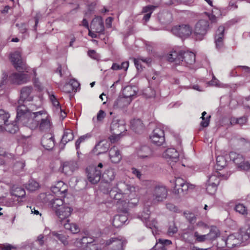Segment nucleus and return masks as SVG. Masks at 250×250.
<instances>
[{
    "label": "nucleus",
    "mask_w": 250,
    "mask_h": 250,
    "mask_svg": "<svg viewBox=\"0 0 250 250\" xmlns=\"http://www.w3.org/2000/svg\"><path fill=\"white\" fill-rule=\"evenodd\" d=\"M140 188L130 182L120 181L111 189L107 188L104 193L108 194L111 199L123 207V211L127 212L128 208L135 206L139 202L138 192Z\"/></svg>",
    "instance_id": "obj_1"
},
{
    "label": "nucleus",
    "mask_w": 250,
    "mask_h": 250,
    "mask_svg": "<svg viewBox=\"0 0 250 250\" xmlns=\"http://www.w3.org/2000/svg\"><path fill=\"white\" fill-rule=\"evenodd\" d=\"M41 112V111L31 112L25 105H19L17 108L16 121L32 130L36 129L39 126V122L37 116Z\"/></svg>",
    "instance_id": "obj_2"
},
{
    "label": "nucleus",
    "mask_w": 250,
    "mask_h": 250,
    "mask_svg": "<svg viewBox=\"0 0 250 250\" xmlns=\"http://www.w3.org/2000/svg\"><path fill=\"white\" fill-rule=\"evenodd\" d=\"M167 189L165 186H155L148 191V202L151 204L162 202L167 199Z\"/></svg>",
    "instance_id": "obj_3"
},
{
    "label": "nucleus",
    "mask_w": 250,
    "mask_h": 250,
    "mask_svg": "<svg viewBox=\"0 0 250 250\" xmlns=\"http://www.w3.org/2000/svg\"><path fill=\"white\" fill-rule=\"evenodd\" d=\"M103 167L102 163H100L97 166H89L86 168L87 176L88 181L92 184H97L102 177L101 168Z\"/></svg>",
    "instance_id": "obj_4"
},
{
    "label": "nucleus",
    "mask_w": 250,
    "mask_h": 250,
    "mask_svg": "<svg viewBox=\"0 0 250 250\" xmlns=\"http://www.w3.org/2000/svg\"><path fill=\"white\" fill-rule=\"evenodd\" d=\"M10 60L14 67L20 72H29V67L23 62L21 58V55L19 51H15L11 54Z\"/></svg>",
    "instance_id": "obj_5"
},
{
    "label": "nucleus",
    "mask_w": 250,
    "mask_h": 250,
    "mask_svg": "<svg viewBox=\"0 0 250 250\" xmlns=\"http://www.w3.org/2000/svg\"><path fill=\"white\" fill-rule=\"evenodd\" d=\"M37 116L39 120L38 128L41 131H49L52 127L50 117L45 110H41V114Z\"/></svg>",
    "instance_id": "obj_6"
},
{
    "label": "nucleus",
    "mask_w": 250,
    "mask_h": 250,
    "mask_svg": "<svg viewBox=\"0 0 250 250\" xmlns=\"http://www.w3.org/2000/svg\"><path fill=\"white\" fill-rule=\"evenodd\" d=\"M192 32V27L188 24L176 25L171 29L173 34L181 38L188 37L191 35Z\"/></svg>",
    "instance_id": "obj_7"
},
{
    "label": "nucleus",
    "mask_w": 250,
    "mask_h": 250,
    "mask_svg": "<svg viewBox=\"0 0 250 250\" xmlns=\"http://www.w3.org/2000/svg\"><path fill=\"white\" fill-rule=\"evenodd\" d=\"M150 139L156 145L158 146L162 145L165 141L163 127L161 125L156 126L150 136Z\"/></svg>",
    "instance_id": "obj_8"
},
{
    "label": "nucleus",
    "mask_w": 250,
    "mask_h": 250,
    "mask_svg": "<svg viewBox=\"0 0 250 250\" xmlns=\"http://www.w3.org/2000/svg\"><path fill=\"white\" fill-rule=\"evenodd\" d=\"M229 158L238 167L244 170H250V164L248 162H245L243 156L235 152H231L229 153Z\"/></svg>",
    "instance_id": "obj_9"
},
{
    "label": "nucleus",
    "mask_w": 250,
    "mask_h": 250,
    "mask_svg": "<svg viewBox=\"0 0 250 250\" xmlns=\"http://www.w3.org/2000/svg\"><path fill=\"white\" fill-rule=\"evenodd\" d=\"M243 231L241 230L240 233H236L229 235L226 240V246L230 249L238 246L242 242H245L243 240Z\"/></svg>",
    "instance_id": "obj_10"
},
{
    "label": "nucleus",
    "mask_w": 250,
    "mask_h": 250,
    "mask_svg": "<svg viewBox=\"0 0 250 250\" xmlns=\"http://www.w3.org/2000/svg\"><path fill=\"white\" fill-rule=\"evenodd\" d=\"M110 131L113 134L120 135L125 131H126L125 121L114 118L111 123Z\"/></svg>",
    "instance_id": "obj_11"
},
{
    "label": "nucleus",
    "mask_w": 250,
    "mask_h": 250,
    "mask_svg": "<svg viewBox=\"0 0 250 250\" xmlns=\"http://www.w3.org/2000/svg\"><path fill=\"white\" fill-rule=\"evenodd\" d=\"M78 165L76 161L71 160L62 163L60 169L66 175H71L78 169Z\"/></svg>",
    "instance_id": "obj_12"
},
{
    "label": "nucleus",
    "mask_w": 250,
    "mask_h": 250,
    "mask_svg": "<svg viewBox=\"0 0 250 250\" xmlns=\"http://www.w3.org/2000/svg\"><path fill=\"white\" fill-rule=\"evenodd\" d=\"M29 80L30 77L27 74L13 73L9 76L8 81L13 84H21L27 83Z\"/></svg>",
    "instance_id": "obj_13"
},
{
    "label": "nucleus",
    "mask_w": 250,
    "mask_h": 250,
    "mask_svg": "<svg viewBox=\"0 0 250 250\" xmlns=\"http://www.w3.org/2000/svg\"><path fill=\"white\" fill-rule=\"evenodd\" d=\"M73 209L67 206H62L61 208L55 211L56 215L58 216L59 221L62 222L67 218L71 215Z\"/></svg>",
    "instance_id": "obj_14"
},
{
    "label": "nucleus",
    "mask_w": 250,
    "mask_h": 250,
    "mask_svg": "<svg viewBox=\"0 0 250 250\" xmlns=\"http://www.w3.org/2000/svg\"><path fill=\"white\" fill-rule=\"evenodd\" d=\"M208 26V21L207 20H201L195 24L194 32L197 35L204 36L207 33Z\"/></svg>",
    "instance_id": "obj_15"
},
{
    "label": "nucleus",
    "mask_w": 250,
    "mask_h": 250,
    "mask_svg": "<svg viewBox=\"0 0 250 250\" xmlns=\"http://www.w3.org/2000/svg\"><path fill=\"white\" fill-rule=\"evenodd\" d=\"M150 212V211L148 208L145 209L141 214L139 215L138 218L145 223L146 227L150 229L156 228L157 224V221L155 219H153L151 221L148 220Z\"/></svg>",
    "instance_id": "obj_16"
},
{
    "label": "nucleus",
    "mask_w": 250,
    "mask_h": 250,
    "mask_svg": "<svg viewBox=\"0 0 250 250\" xmlns=\"http://www.w3.org/2000/svg\"><path fill=\"white\" fill-rule=\"evenodd\" d=\"M42 146L46 150H51L55 146L54 135L51 133L45 134L41 141Z\"/></svg>",
    "instance_id": "obj_17"
},
{
    "label": "nucleus",
    "mask_w": 250,
    "mask_h": 250,
    "mask_svg": "<svg viewBox=\"0 0 250 250\" xmlns=\"http://www.w3.org/2000/svg\"><path fill=\"white\" fill-rule=\"evenodd\" d=\"M180 64L184 65H190L195 62V55L190 51H183Z\"/></svg>",
    "instance_id": "obj_18"
},
{
    "label": "nucleus",
    "mask_w": 250,
    "mask_h": 250,
    "mask_svg": "<svg viewBox=\"0 0 250 250\" xmlns=\"http://www.w3.org/2000/svg\"><path fill=\"white\" fill-rule=\"evenodd\" d=\"M176 184L178 188L182 187V190L180 191V192L182 193V195L187 194L189 190L193 189L195 188L194 185L187 182L184 179L180 177L176 178Z\"/></svg>",
    "instance_id": "obj_19"
},
{
    "label": "nucleus",
    "mask_w": 250,
    "mask_h": 250,
    "mask_svg": "<svg viewBox=\"0 0 250 250\" xmlns=\"http://www.w3.org/2000/svg\"><path fill=\"white\" fill-rule=\"evenodd\" d=\"M90 28L94 30L96 33L104 34V27L102 18L101 17H97L94 18L92 21Z\"/></svg>",
    "instance_id": "obj_20"
},
{
    "label": "nucleus",
    "mask_w": 250,
    "mask_h": 250,
    "mask_svg": "<svg viewBox=\"0 0 250 250\" xmlns=\"http://www.w3.org/2000/svg\"><path fill=\"white\" fill-rule=\"evenodd\" d=\"M225 27L223 26H220L216 31L214 36V42L216 48L219 49L224 45Z\"/></svg>",
    "instance_id": "obj_21"
},
{
    "label": "nucleus",
    "mask_w": 250,
    "mask_h": 250,
    "mask_svg": "<svg viewBox=\"0 0 250 250\" xmlns=\"http://www.w3.org/2000/svg\"><path fill=\"white\" fill-rule=\"evenodd\" d=\"M32 91V87L31 86H24L21 90V94L20 100L19 101V105H22L21 102L25 101H31L33 100V97L31 95Z\"/></svg>",
    "instance_id": "obj_22"
},
{
    "label": "nucleus",
    "mask_w": 250,
    "mask_h": 250,
    "mask_svg": "<svg viewBox=\"0 0 250 250\" xmlns=\"http://www.w3.org/2000/svg\"><path fill=\"white\" fill-rule=\"evenodd\" d=\"M138 157L141 159H150L153 156V151L148 146H141L137 151Z\"/></svg>",
    "instance_id": "obj_23"
},
{
    "label": "nucleus",
    "mask_w": 250,
    "mask_h": 250,
    "mask_svg": "<svg viewBox=\"0 0 250 250\" xmlns=\"http://www.w3.org/2000/svg\"><path fill=\"white\" fill-rule=\"evenodd\" d=\"M183 50H172L167 55V60L169 62H174L175 64H180Z\"/></svg>",
    "instance_id": "obj_24"
},
{
    "label": "nucleus",
    "mask_w": 250,
    "mask_h": 250,
    "mask_svg": "<svg viewBox=\"0 0 250 250\" xmlns=\"http://www.w3.org/2000/svg\"><path fill=\"white\" fill-rule=\"evenodd\" d=\"M131 103V100L123 96H119L113 102V108L114 109H121L126 107Z\"/></svg>",
    "instance_id": "obj_25"
},
{
    "label": "nucleus",
    "mask_w": 250,
    "mask_h": 250,
    "mask_svg": "<svg viewBox=\"0 0 250 250\" xmlns=\"http://www.w3.org/2000/svg\"><path fill=\"white\" fill-rule=\"evenodd\" d=\"M51 191L54 194L60 195L61 197H63L67 191V186L63 182L59 181L55 186L52 188Z\"/></svg>",
    "instance_id": "obj_26"
},
{
    "label": "nucleus",
    "mask_w": 250,
    "mask_h": 250,
    "mask_svg": "<svg viewBox=\"0 0 250 250\" xmlns=\"http://www.w3.org/2000/svg\"><path fill=\"white\" fill-rule=\"evenodd\" d=\"M109 158L113 163H119L122 160V155L119 149L115 146L111 147L109 150Z\"/></svg>",
    "instance_id": "obj_27"
},
{
    "label": "nucleus",
    "mask_w": 250,
    "mask_h": 250,
    "mask_svg": "<svg viewBox=\"0 0 250 250\" xmlns=\"http://www.w3.org/2000/svg\"><path fill=\"white\" fill-rule=\"evenodd\" d=\"M112 243H114L112 250H124V246L125 243L122 239L112 237L106 241V244L109 245Z\"/></svg>",
    "instance_id": "obj_28"
},
{
    "label": "nucleus",
    "mask_w": 250,
    "mask_h": 250,
    "mask_svg": "<svg viewBox=\"0 0 250 250\" xmlns=\"http://www.w3.org/2000/svg\"><path fill=\"white\" fill-rule=\"evenodd\" d=\"M130 127L137 133H140L145 129V125L139 119L132 120L130 122Z\"/></svg>",
    "instance_id": "obj_29"
},
{
    "label": "nucleus",
    "mask_w": 250,
    "mask_h": 250,
    "mask_svg": "<svg viewBox=\"0 0 250 250\" xmlns=\"http://www.w3.org/2000/svg\"><path fill=\"white\" fill-rule=\"evenodd\" d=\"M128 220L127 216L125 214H117L114 216L112 224L116 228L122 226Z\"/></svg>",
    "instance_id": "obj_30"
},
{
    "label": "nucleus",
    "mask_w": 250,
    "mask_h": 250,
    "mask_svg": "<svg viewBox=\"0 0 250 250\" xmlns=\"http://www.w3.org/2000/svg\"><path fill=\"white\" fill-rule=\"evenodd\" d=\"M83 244H85V250H101L91 238L84 237L82 239Z\"/></svg>",
    "instance_id": "obj_31"
},
{
    "label": "nucleus",
    "mask_w": 250,
    "mask_h": 250,
    "mask_svg": "<svg viewBox=\"0 0 250 250\" xmlns=\"http://www.w3.org/2000/svg\"><path fill=\"white\" fill-rule=\"evenodd\" d=\"M137 93L135 86H127L123 90V97L126 99H129L131 102L136 96Z\"/></svg>",
    "instance_id": "obj_32"
},
{
    "label": "nucleus",
    "mask_w": 250,
    "mask_h": 250,
    "mask_svg": "<svg viewBox=\"0 0 250 250\" xmlns=\"http://www.w3.org/2000/svg\"><path fill=\"white\" fill-rule=\"evenodd\" d=\"M10 193L12 196L20 198H22L25 196V191L24 189L16 185H14L12 187Z\"/></svg>",
    "instance_id": "obj_33"
},
{
    "label": "nucleus",
    "mask_w": 250,
    "mask_h": 250,
    "mask_svg": "<svg viewBox=\"0 0 250 250\" xmlns=\"http://www.w3.org/2000/svg\"><path fill=\"white\" fill-rule=\"evenodd\" d=\"M164 156L166 159H169L173 162H176L179 159V154L175 148H169L166 150Z\"/></svg>",
    "instance_id": "obj_34"
},
{
    "label": "nucleus",
    "mask_w": 250,
    "mask_h": 250,
    "mask_svg": "<svg viewBox=\"0 0 250 250\" xmlns=\"http://www.w3.org/2000/svg\"><path fill=\"white\" fill-rule=\"evenodd\" d=\"M219 235L220 231L219 229L215 226H212L209 233L207 234L208 241L212 242L219 237Z\"/></svg>",
    "instance_id": "obj_35"
},
{
    "label": "nucleus",
    "mask_w": 250,
    "mask_h": 250,
    "mask_svg": "<svg viewBox=\"0 0 250 250\" xmlns=\"http://www.w3.org/2000/svg\"><path fill=\"white\" fill-rule=\"evenodd\" d=\"M115 175V170L113 168H109L103 173L102 178L105 182L108 183L114 179Z\"/></svg>",
    "instance_id": "obj_36"
},
{
    "label": "nucleus",
    "mask_w": 250,
    "mask_h": 250,
    "mask_svg": "<svg viewBox=\"0 0 250 250\" xmlns=\"http://www.w3.org/2000/svg\"><path fill=\"white\" fill-rule=\"evenodd\" d=\"M109 148V144L106 141L99 142L95 146L94 149L98 151V154H101L107 151Z\"/></svg>",
    "instance_id": "obj_37"
},
{
    "label": "nucleus",
    "mask_w": 250,
    "mask_h": 250,
    "mask_svg": "<svg viewBox=\"0 0 250 250\" xmlns=\"http://www.w3.org/2000/svg\"><path fill=\"white\" fill-rule=\"evenodd\" d=\"M62 225L65 229L70 230L73 233H77L80 230L79 227L76 224L70 223L68 219H67L66 222H64Z\"/></svg>",
    "instance_id": "obj_38"
},
{
    "label": "nucleus",
    "mask_w": 250,
    "mask_h": 250,
    "mask_svg": "<svg viewBox=\"0 0 250 250\" xmlns=\"http://www.w3.org/2000/svg\"><path fill=\"white\" fill-rule=\"evenodd\" d=\"M49 205L52 208V209L55 211L57 209L61 208L62 206L66 205L64 204L63 201L60 198H54L51 199L49 202Z\"/></svg>",
    "instance_id": "obj_39"
},
{
    "label": "nucleus",
    "mask_w": 250,
    "mask_h": 250,
    "mask_svg": "<svg viewBox=\"0 0 250 250\" xmlns=\"http://www.w3.org/2000/svg\"><path fill=\"white\" fill-rule=\"evenodd\" d=\"M105 116L106 113L104 110H99L97 114L96 117H93L92 119V121L94 125L98 126L102 124Z\"/></svg>",
    "instance_id": "obj_40"
},
{
    "label": "nucleus",
    "mask_w": 250,
    "mask_h": 250,
    "mask_svg": "<svg viewBox=\"0 0 250 250\" xmlns=\"http://www.w3.org/2000/svg\"><path fill=\"white\" fill-rule=\"evenodd\" d=\"M74 139V134L72 131L67 129L64 131L63 135L61 140V142L65 145L68 142L73 140Z\"/></svg>",
    "instance_id": "obj_41"
},
{
    "label": "nucleus",
    "mask_w": 250,
    "mask_h": 250,
    "mask_svg": "<svg viewBox=\"0 0 250 250\" xmlns=\"http://www.w3.org/2000/svg\"><path fill=\"white\" fill-rule=\"evenodd\" d=\"M219 176H221V175H220V173L217 171H215L211 175H209L208 176V180L206 183H208V184L218 185L220 182Z\"/></svg>",
    "instance_id": "obj_42"
},
{
    "label": "nucleus",
    "mask_w": 250,
    "mask_h": 250,
    "mask_svg": "<svg viewBox=\"0 0 250 250\" xmlns=\"http://www.w3.org/2000/svg\"><path fill=\"white\" fill-rule=\"evenodd\" d=\"M155 6L152 5H148L144 7L143 12L146 13L145 14L143 18L144 20L147 21L149 20L151 15L155 9Z\"/></svg>",
    "instance_id": "obj_43"
},
{
    "label": "nucleus",
    "mask_w": 250,
    "mask_h": 250,
    "mask_svg": "<svg viewBox=\"0 0 250 250\" xmlns=\"http://www.w3.org/2000/svg\"><path fill=\"white\" fill-rule=\"evenodd\" d=\"M227 165V160L224 156H218L216 157V168L220 170Z\"/></svg>",
    "instance_id": "obj_44"
},
{
    "label": "nucleus",
    "mask_w": 250,
    "mask_h": 250,
    "mask_svg": "<svg viewBox=\"0 0 250 250\" xmlns=\"http://www.w3.org/2000/svg\"><path fill=\"white\" fill-rule=\"evenodd\" d=\"M10 117V114L8 112L0 109V127L8 122V119Z\"/></svg>",
    "instance_id": "obj_45"
},
{
    "label": "nucleus",
    "mask_w": 250,
    "mask_h": 250,
    "mask_svg": "<svg viewBox=\"0 0 250 250\" xmlns=\"http://www.w3.org/2000/svg\"><path fill=\"white\" fill-rule=\"evenodd\" d=\"M4 125V129L11 133H15L19 130V126L16 123H12L11 124L6 123Z\"/></svg>",
    "instance_id": "obj_46"
},
{
    "label": "nucleus",
    "mask_w": 250,
    "mask_h": 250,
    "mask_svg": "<svg viewBox=\"0 0 250 250\" xmlns=\"http://www.w3.org/2000/svg\"><path fill=\"white\" fill-rule=\"evenodd\" d=\"M48 96L49 97L50 101L52 103L54 106L56 107L57 109H60L62 112V109H61L60 103L56 97L54 93L53 92H48Z\"/></svg>",
    "instance_id": "obj_47"
},
{
    "label": "nucleus",
    "mask_w": 250,
    "mask_h": 250,
    "mask_svg": "<svg viewBox=\"0 0 250 250\" xmlns=\"http://www.w3.org/2000/svg\"><path fill=\"white\" fill-rule=\"evenodd\" d=\"M39 187V184L38 183L33 180H31L29 181L26 188L29 191H33L37 190Z\"/></svg>",
    "instance_id": "obj_48"
},
{
    "label": "nucleus",
    "mask_w": 250,
    "mask_h": 250,
    "mask_svg": "<svg viewBox=\"0 0 250 250\" xmlns=\"http://www.w3.org/2000/svg\"><path fill=\"white\" fill-rule=\"evenodd\" d=\"M194 236L195 241L198 243L205 242L208 241L207 234H200L197 231L194 232Z\"/></svg>",
    "instance_id": "obj_49"
},
{
    "label": "nucleus",
    "mask_w": 250,
    "mask_h": 250,
    "mask_svg": "<svg viewBox=\"0 0 250 250\" xmlns=\"http://www.w3.org/2000/svg\"><path fill=\"white\" fill-rule=\"evenodd\" d=\"M247 121V119L245 116H243L239 118H231L230 119V123L231 124H239L243 125L245 124Z\"/></svg>",
    "instance_id": "obj_50"
},
{
    "label": "nucleus",
    "mask_w": 250,
    "mask_h": 250,
    "mask_svg": "<svg viewBox=\"0 0 250 250\" xmlns=\"http://www.w3.org/2000/svg\"><path fill=\"white\" fill-rule=\"evenodd\" d=\"M52 234L53 236H54L56 238L59 240L64 245H66L68 244L67 237L65 235L63 234L59 233L55 231L52 232Z\"/></svg>",
    "instance_id": "obj_51"
},
{
    "label": "nucleus",
    "mask_w": 250,
    "mask_h": 250,
    "mask_svg": "<svg viewBox=\"0 0 250 250\" xmlns=\"http://www.w3.org/2000/svg\"><path fill=\"white\" fill-rule=\"evenodd\" d=\"M236 211L240 214L245 215L247 214V209L246 207L242 204H236L235 207Z\"/></svg>",
    "instance_id": "obj_52"
},
{
    "label": "nucleus",
    "mask_w": 250,
    "mask_h": 250,
    "mask_svg": "<svg viewBox=\"0 0 250 250\" xmlns=\"http://www.w3.org/2000/svg\"><path fill=\"white\" fill-rule=\"evenodd\" d=\"M218 185H214V184H208V183H206V190L208 193L209 194H214L217 188Z\"/></svg>",
    "instance_id": "obj_53"
},
{
    "label": "nucleus",
    "mask_w": 250,
    "mask_h": 250,
    "mask_svg": "<svg viewBox=\"0 0 250 250\" xmlns=\"http://www.w3.org/2000/svg\"><path fill=\"white\" fill-rule=\"evenodd\" d=\"M86 138V135L82 136L76 141L75 143V146L77 150V153L78 154V155L79 154V149L80 148V146L81 143L84 142Z\"/></svg>",
    "instance_id": "obj_54"
},
{
    "label": "nucleus",
    "mask_w": 250,
    "mask_h": 250,
    "mask_svg": "<svg viewBox=\"0 0 250 250\" xmlns=\"http://www.w3.org/2000/svg\"><path fill=\"white\" fill-rule=\"evenodd\" d=\"M238 67L242 68L244 74L247 76L246 82L250 81V67L247 66H238Z\"/></svg>",
    "instance_id": "obj_55"
},
{
    "label": "nucleus",
    "mask_w": 250,
    "mask_h": 250,
    "mask_svg": "<svg viewBox=\"0 0 250 250\" xmlns=\"http://www.w3.org/2000/svg\"><path fill=\"white\" fill-rule=\"evenodd\" d=\"M183 237L186 240L187 242L191 243L193 240V238H194V232H185L183 234Z\"/></svg>",
    "instance_id": "obj_56"
},
{
    "label": "nucleus",
    "mask_w": 250,
    "mask_h": 250,
    "mask_svg": "<svg viewBox=\"0 0 250 250\" xmlns=\"http://www.w3.org/2000/svg\"><path fill=\"white\" fill-rule=\"evenodd\" d=\"M68 83L70 84V87L72 88L73 91L77 90L80 86V83L75 79L70 80Z\"/></svg>",
    "instance_id": "obj_57"
},
{
    "label": "nucleus",
    "mask_w": 250,
    "mask_h": 250,
    "mask_svg": "<svg viewBox=\"0 0 250 250\" xmlns=\"http://www.w3.org/2000/svg\"><path fill=\"white\" fill-rule=\"evenodd\" d=\"M185 215L186 218L190 223H194L195 222L196 217L194 214L190 212L185 213Z\"/></svg>",
    "instance_id": "obj_58"
},
{
    "label": "nucleus",
    "mask_w": 250,
    "mask_h": 250,
    "mask_svg": "<svg viewBox=\"0 0 250 250\" xmlns=\"http://www.w3.org/2000/svg\"><path fill=\"white\" fill-rule=\"evenodd\" d=\"M25 167V163L23 162H17L14 166V168L15 170L20 171L22 170L24 167Z\"/></svg>",
    "instance_id": "obj_59"
},
{
    "label": "nucleus",
    "mask_w": 250,
    "mask_h": 250,
    "mask_svg": "<svg viewBox=\"0 0 250 250\" xmlns=\"http://www.w3.org/2000/svg\"><path fill=\"white\" fill-rule=\"evenodd\" d=\"M242 231L243 233V240H245V241L250 240V227Z\"/></svg>",
    "instance_id": "obj_60"
},
{
    "label": "nucleus",
    "mask_w": 250,
    "mask_h": 250,
    "mask_svg": "<svg viewBox=\"0 0 250 250\" xmlns=\"http://www.w3.org/2000/svg\"><path fill=\"white\" fill-rule=\"evenodd\" d=\"M210 116H208L205 118V120H202L200 123V125L203 127L208 126L209 124Z\"/></svg>",
    "instance_id": "obj_61"
},
{
    "label": "nucleus",
    "mask_w": 250,
    "mask_h": 250,
    "mask_svg": "<svg viewBox=\"0 0 250 250\" xmlns=\"http://www.w3.org/2000/svg\"><path fill=\"white\" fill-rule=\"evenodd\" d=\"M177 228L174 225L170 226L167 233L169 235H172L177 231Z\"/></svg>",
    "instance_id": "obj_62"
},
{
    "label": "nucleus",
    "mask_w": 250,
    "mask_h": 250,
    "mask_svg": "<svg viewBox=\"0 0 250 250\" xmlns=\"http://www.w3.org/2000/svg\"><path fill=\"white\" fill-rule=\"evenodd\" d=\"M61 89L62 91L65 93H70L72 90V88H71L70 84L68 83L65 84L62 88Z\"/></svg>",
    "instance_id": "obj_63"
},
{
    "label": "nucleus",
    "mask_w": 250,
    "mask_h": 250,
    "mask_svg": "<svg viewBox=\"0 0 250 250\" xmlns=\"http://www.w3.org/2000/svg\"><path fill=\"white\" fill-rule=\"evenodd\" d=\"M209 84L212 86H215L218 87L221 86V84L220 83L219 81L216 79L214 76H213L212 79L209 83Z\"/></svg>",
    "instance_id": "obj_64"
}]
</instances>
